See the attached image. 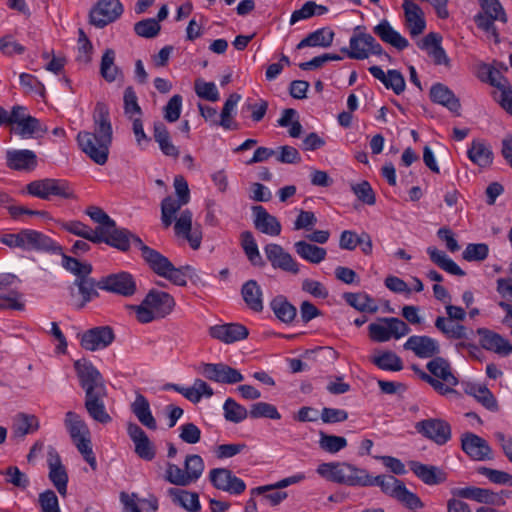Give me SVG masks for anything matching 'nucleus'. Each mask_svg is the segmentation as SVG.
<instances>
[{"label": "nucleus", "mask_w": 512, "mask_h": 512, "mask_svg": "<svg viewBox=\"0 0 512 512\" xmlns=\"http://www.w3.org/2000/svg\"><path fill=\"white\" fill-rule=\"evenodd\" d=\"M341 52L345 53L350 59L364 60L370 54L382 56L389 62L391 56L386 53L376 39L363 31V27L357 26L349 40V48H341Z\"/></svg>", "instance_id": "obj_5"}, {"label": "nucleus", "mask_w": 512, "mask_h": 512, "mask_svg": "<svg viewBox=\"0 0 512 512\" xmlns=\"http://www.w3.org/2000/svg\"><path fill=\"white\" fill-rule=\"evenodd\" d=\"M29 195L42 200H50L52 196L63 199L74 198V193L67 181L62 179L44 178L34 180L26 185Z\"/></svg>", "instance_id": "obj_8"}, {"label": "nucleus", "mask_w": 512, "mask_h": 512, "mask_svg": "<svg viewBox=\"0 0 512 512\" xmlns=\"http://www.w3.org/2000/svg\"><path fill=\"white\" fill-rule=\"evenodd\" d=\"M317 473L329 481L348 486L362 487L365 469L343 462L322 463L317 467Z\"/></svg>", "instance_id": "obj_6"}, {"label": "nucleus", "mask_w": 512, "mask_h": 512, "mask_svg": "<svg viewBox=\"0 0 512 512\" xmlns=\"http://www.w3.org/2000/svg\"><path fill=\"white\" fill-rule=\"evenodd\" d=\"M343 298L348 305L360 312L376 313L378 311V306L368 294L346 292Z\"/></svg>", "instance_id": "obj_47"}, {"label": "nucleus", "mask_w": 512, "mask_h": 512, "mask_svg": "<svg viewBox=\"0 0 512 512\" xmlns=\"http://www.w3.org/2000/svg\"><path fill=\"white\" fill-rule=\"evenodd\" d=\"M25 250L62 254V247L42 232L25 229Z\"/></svg>", "instance_id": "obj_26"}, {"label": "nucleus", "mask_w": 512, "mask_h": 512, "mask_svg": "<svg viewBox=\"0 0 512 512\" xmlns=\"http://www.w3.org/2000/svg\"><path fill=\"white\" fill-rule=\"evenodd\" d=\"M39 429V421L36 416L20 413L13 426L14 436L23 438Z\"/></svg>", "instance_id": "obj_52"}, {"label": "nucleus", "mask_w": 512, "mask_h": 512, "mask_svg": "<svg viewBox=\"0 0 512 512\" xmlns=\"http://www.w3.org/2000/svg\"><path fill=\"white\" fill-rule=\"evenodd\" d=\"M165 480L176 486H188L190 480L185 472V467L181 469L178 465L168 462L165 471Z\"/></svg>", "instance_id": "obj_62"}, {"label": "nucleus", "mask_w": 512, "mask_h": 512, "mask_svg": "<svg viewBox=\"0 0 512 512\" xmlns=\"http://www.w3.org/2000/svg\"><path fill=\"white\" fill-rule=\"evenodd\" d=\"M74 369L80 386L85 392L84 407L87 413L96 422L110 423L112 417L105 408L104 399L107 397V388L102 374L91 361L85 358L76 360Z\"/></svg>", "instance_id": "obj_1"}, {"label": "nucleus", "mask_w": 512, "mask_h": 512, "mask_svg": "<svg viewBox=\"0 0 512 512\" xmlns=\"http://www.w3.org/2000/svg\"><path fill=\"white\" fill-rule=\"evenodd\" d=\"M175 307L174 298L167 292L152 289L140 305L132 306L140 323H150L169 315Z\"/></svg>", "instance_id": "obj_4"}, {"label": "nucleus", "mask_w": 512, "mask_h": 512, "mask_svg": "<svg viewBox=\"0 0 512 512\" xmlns=\"http://www.w3.org/2000/svg\"><path fill=\"white\" fill-rule=\"evenodd\" d=\"M372 363L385 371H401L403 369L401 358L392 351H384L380 355L373 357Z\"/></svg>", "instance_id": "obj_53"}, {"label": "nucleus", "mask_w": 512, "mask_h": 512, "mask_svg": "<svg viewBox=\"0 0 512 512\" xmlns=\"http://www.w3.org/2000/svg\"><path fill=\"white\" fill-rule=\"evenodd\" d=\"M209 480L214 488L232 495H240L246 489L245 482L228 468H214L209 472Z\"/></svg>", "instance_id": "obj_15"}, {"label": "nucleus", "mask_w": 512, "mask_h": 512, "mask_svg": "<svg viewBox=\"0 0 512 512\" xmlns=\"http://www.w3.org/2000/svg\"><path fill=\"white\" fill-rule=\"evenodd\" d=\"M270 307L275 316L283 323H291L297 315V310L285 296L278 295L270 302Z\"/></svg>", "instance_id": "obj_43"}, {"label": "nucleus", "mask_w": 512, "mask_h": 512, "mask_svg": "<svg viewBox=\"0 0 512 512\" xmlns=\"http://www.w3.org/2000/svg\"><path fill=\"white\" fill-rule=\"evenodd\" d=\"M46 132L47 128L42 127L40 121L33 116L26 118L15 128V133L24 139L39 138L42 137Z\"/></svg>", "instance_id": "obj_50"}, {"label": "nucleus", "mask_w": 512, "mask_h": 512, "mask_svg": "<svg viewBox=\"0 0 512 512\" xmlns=\"http://www.w3.org/2000/svg\"><path fill=\"white\" fill-rule=\"evenodd\" d=\"M100 74L107 82H114L122 76L121 69L115 64V51L111 48L106 49L102 55Z\"/></svg>", "instance_id": "obj_46"}, {"label": "nucleus", "mask_w": 512, "mask_h": 512, "mask_svg": "<svg viewBox=\"0 0 512 512\" xmlns=\"http://www.w3.org/2000/svg\"><path fill=\"white\" fill-rule=\"evenodd\" d=\"M72 441L91 469L95 471L97 469V461L92 450L90 435L72 439Z\"/></svg>", "instance_id": "obj_64"}, {"label": "nucleus", "mask_w": 512, "mask_h": 512, "mask_svg": "<svg viewBox=\"0 0 512 512\" xmlns=\"http://www.w3.org/2000/svg\"><path fill=\"white\" fill-rule=\"evenodd\" d=\"M185 472L190 483H195L203 474L205 464L203 458L198 454H189L184 461Z\"/></svg>", "instance_id": "obj_54"}, {"label": "nucleus", "mask_w": 512, "mask_h": 512, "mask_svg": "<svg viewBox=\"0 0 512 512\" xmlns=\"http://www.w3.org/2000/svg\"><path fill=\"white\" fill-rule=\"evenodd\" d=\"M405 350L412 351L418 358H435L440 354V344L438 340L423 335L410 336L404 343Z\"/></svg>", "instance_id": "obj_19"}, {"label": "nucleus", "mask_w": 512, "mask_h": 512, "mask_svg": "<svg viewBox=\"0 0 512 512\" xmlns=\"http://www.w3.org/2000/svg\"><path fill=\"white\" fill-rule=\"evenodd\" d=\"M161 30V26L155 18H146L134 24V32L143 38H155Z\"/></svg>", "instance_id": "obj_59"}, {"label": "nucleus", "mask_w": 512, "mask_h": 512, "mask_svg": "<svg viewBox=\"0 0 512 512\" xmlns=\"http://www.w3.org/2000/svg\"><path fill=\"white\" fill-rule=\"evenodd\" d=\"M100 289L130 297L136 292V282L128 272L110 274L100 279Z\"/></svg>", "instance_id": "obj_16"}, {"label": "nucleus", "mask_w": 512, "mask_h": 512, "mask_svg": "<svg viewBox=\"0 0 512 512\" xmlns=\"http://www.w3.org/2000/svg\"><path fill=\"white\" fill-rule=\"evenodd\" d=\"M415 429L425 438L435 442L437 445L446 444L452 437L450 424L440 418H429L419 421Z\"/></svg>", "instance_id": "obj_12"}, {"label": "nucleus", "mask_w": 512, "mask_h": 512, "mask_svg": "<svg viewBox=\"0 0 512 512\" xmlns=\"http://www.w3.org/2000/svg\"><path fill=\"white\" fill-rule=\"evenodd\" d=\"M253 224L256 230L269 235L278 236L281 233L282 226L279 220L268 213L261 205L252 206Z\"/></svg>", "instance_id": "obj_25"}, {"label": "nucleus", "mask_w": 512, "mask_h": 512, "mask_svg": "<svg viewBox=\"0 0 512 512\" xmlns=\"http://www.w3.org/2000/svg\"><path fill=\"white\" fill-rule=\"evenodd\" d=\"M93 123L94 131H80L77 135V142L82 152L93 162L104 165L108 160L113 137L109 108L105 103L98 102L96 104Z\"/></svg>", "instance_id": "obj_2"}, {"label": "nucleus", "mask_w": 512, "mask_h": 512, "mask_svg": "<svg viewBox=\"0 0 512 512\" xmlns=\"http://www.w3.org/2000/svg\"><path fill=\"white\" fill-rule=\"evenodd\" d=\"M127 433L135 445V453L141 459L151 461L155 458V446L138 424L129 422L127 424Z\"/></svg>", "instance_id": "obj_21"}, {"label": "nucleus", "mask_w": 512, "mask_h": 512, "mask_svg": "<svg viewBox=\"0 0 512 512\" xmlns=\"http://www.w3.org/2000/svg\"><path fill=\"white\" fill-rule=\"evenodd\" d=\"M167 492L173 503L181 506L188 512L200 511L199 495L196 492H190L180 488H169Z\"/></svg>", "instance_id": "obj_38"}, {"label": "nucleus", "mask_w": 512, "mask_h": 512, "mask_svg": "<svg viewBox=\"0 0 512 512\" xmlns=\"http://www.w3.org/2000/svg\"><path fill=\"white\" fill-rule=\"evenodd\" d=\"M408 465L410 470L426 485H438L446 480V473L437 466L418 461H410Z\"/></svg>", "instance_id": "obj_31"}, {"label": "nucleus", "mask_w": 512, "mask_h": 512, "mask_svg": "<svg viewBox=\"0 0 512 512\" xmlns=\"http://www.w3.org/2000/svg\"><path fill=\"white\" fill-rule=\"evenodd\" d=\"M199 372L208 380L223 384L243 381L241 372L224 363H201Z\"/></svg>", "instance_id": "obj_14"}, {"label": "nucleus", "mask_w": 512, "mask_h": 512, "mask_svg": "<svg viewBox=\"0 0 512 512\" xmlns=\"http://www.w3.org/2000/svg\"><path fill=\"white\" fill-rule=\"evenodd\" d=\"M73 284L78 288L82 297V302L77 306L79 309L83 308L88 302L99 295L97 288L100 289V280L96 281L90 277V274L76 278Z\"/></svg>", "instance_id": "obj_40"}, {"label": "nucleus", "mask_w": 512, "mask_h": 512, "mask_svg": "<svg viewBox=\"0 0 512 512\" xmlns=\"http://www.w3.org/2000/svg\"><path fill=\"white\" fill-rule=\"evenodd\" d=\"M166 389H173L194 404L199 403L203 397L210 398L214 394L212 387L200 378L195 379L192 386L189 387L167 384Z\"/></svg>", "instance_id": "obj_27"}, {"label": "nucleus", "mask_w": 512, "mask_h": 512, "mask_svg": "<svg viewBox=\"0 0 512 512\" xmlns=\"http://www.w3.org/2000/svg\"><path fill=\"white\" fill-rule=\"evenodd\" d=\"M481 12L474 16L477 27L494 37L495 43H499V33L494 25L495 21L507 22V15L499 0H478Z\"/></svg>", "instance_id": "obj_7"}, {"label": "nucleus", "mask_w": 512, "mask_h": 512, "mask_svg": "<svg viewBox=\"0 0 512 512\" xmlns=\"http://www.w3.org/2000/svg\"><path fill=\"white\" fill-rule=\"evenodd\" d=\"M469 393L486 409L490 411H496L498 409L496 398L486 386H473Z\"/></svg>", "instance_id": "obj_60"}, {"label": "nucleus", "mask_w": 512, "mask_h": 512, "mask_svg": "<svg viewBox=\"0 0 512 512\" xmlns=\"http://www.w3.org/2000/svg\"><path fill=\"white\" fill-rule=\"evenodd\" d=\"M150 269L160 277H163L177 286H186L187 279L193 282L199 278L196 270L190 265L175 267L164 255H160Z\"/></svg>", "instance_id": "obj_9"}, {"label": "nucleus", "mask_w": 512, "mask_h": 512, "mask_svg": "<svg viewBox=\"0 0 512 512\" xmlns=\"http://www.w3.org/2000/svg\"><path fill=\"white\" fill-rule=\"evenodd\" d=\"M402 7L405 13L406 25L410 34L412 36L421 34L426 27L421 8L416 3L409 0H404Z\"/></svg>", "instance_id": "obj_35"}, {"label": "nucleus", "mask_w": 512, "mask_h": 512, "mask_svg": "<svg viewBox=\"0 0 512 512\" xmlns=\"http://www.w3.org/2000/svg\"><path fill=\"white\" fill-rule=\"evenodd\" d=\"M453 494L460 498L474 500L487 505H503L505 503L503 498L497 493L475 486L458 488L453 491Z\"/></svg>", "instance_id": "obj_28"}, {"label": "nucleus", "mask_w": 512, "mask_h": 512, "mask_svg": "<svg viewBox=\"0 0 512 512\" xmlns=\"http://www.w3.org/2000/svg\"><path fill=\"white\" fill-rule=\"evenodd\" d=\"M468 158L479 167L485 168L492 164L493 152L484 142L474 140L467 151Z\"/></svg>", "instance_id": "obj_44"}, {"label": "nucleus", "mask_w": 512, "mask_h": 512, "mask_svg": "<svg viewBox=\"0 0 512 512\" xmlns=\"http://www.w3.org/2000/svg\"><path fill=\"white\" fill-rule=\"evenodd\" d=\"M241 295L249 309L254 312L263 310L262 290L255 280H248L243 284Z\"/></svg>", "instance_id": "obj_39"}, {"label": "nucleus", "mask_w": 512, "mask_h": 512, "mask_svg": "<svg viewBox=\"0 0 512 512\" xmlns=\"http://www.w3.org/2000/svg\"><path fill=\"white\" fill-rule=\"evenodd\" d=\"M264 252L273 268L292 274L299 273V265L281 245L275 243L267 244L264 247Z\"/></svg>", "instance_id": "obj_20"}, {"label": "nucleus", "mask_w": 512, "mask_h": 512, "mask_svg": "<svg viewBox=\"0 0 512 512\" xmlns=\"http://www.w3.org/2000/svg\"><path fill=\"white\" fill-rule=\"evenodd\" d=\"M65 427L67 428L71 439L85 437L90 435L89 428L84 420L73 411H68L65 414L64 420Z\"/></svg>", "instance_id": "obj_49"}, {"label": "nucleus", "mask_w": 512, "mask_h": 512, "mask_svg": "<svg viewBox=\"0 0 512 512\" xmlns=\"http://www.w3.org/2000/svg\"><path fill=\"white\" fill-rule=\"evenodd\" d=\"M296 253L306 261L314 264L322 262L326 257V249L310 244L306 241H298L294 244Z\"/></svg>", "instance_id": "obj_45"}, {"label": "nucleus", "mask_w": 512, "mask_h": 512, "mask_svg": "<svg viewBox=\"0 0 512 512\" xmlns=\"http://www.w3.org/2000/svg\"><path fill=\"white\" fill-rule=\"evenodd\" d=\"M130 409L143 426L150 430L157 429V421L151 412L150 403L144 395L137 393Z\"/></svg>", "instance_id": "obj_34"}, {"label": "nucleus", "mask_w": 512, "mask_h": 512, "mask_svg": "<svg viewBox=\"0 0 512 512\" xmlns=\"http://www.w3.org/2000/svg\"><path fill=\"white\" fill-rule=\"evenodd\" d=\"M209 334L211 337L229 344L247 338L249 331L242 324L228 323L210 327Z\"/></svg>", "instance_id": "obj_29"}, {"label": "nucleus", "mask_w": 512, "mask_h": 512, "mask_svg": "<svg viewBox=\"0 0 512 512\" xmlns=\"http://www.w3.org/2000/svg\"><path fill=\"white\" fill-rule=\"evenodd\" d=\"M441 41L442 36L439 33L430 32L418 43V47L427 51L436 65H448L449 58L441 46Z\"/></svg>", "instance_id": "obj_32"}, {"label": "nucleus", "mask_w": 512, "mask_h": 512, "mask_svg": "<svg viewBox=\"0 0 512 512\" xmlns=\"http://www.w3.org/2000/svg\"><path fill=\"white\" fill-rule=\"evenodd\" d=\"M373 32L385 43H388L398 50H404L409 42L399 32L393 29L387 20H382L373 28Z\"/></svg>", "instance_id": "obj_36"}, {"label": "nucleus", "mask_w": 512, "mask_h": 512, "mask_svg": "<svg viewBox=\"0 0 512 512\" xmlns=\"http://www.w3.org/2000/svg\"><path fill=\"white\" fill-rule=\"evenodd\" d=\"M249 415L254 419L269 418L278 420L281 418L276 406L267 402H257L252 404L249 410Z\"/></svg>", "instance_id": "obj_61"}, {"label": "nucleus", "mask_w": 512, "mask_h": 512, "mask_svg": "<svg viewBox=\"0 0 512 512\" xmlns=\"http://www.w3.org/2000/svg\"><path fill=\"white\" fill-rule=\"evenodd\" d=\"M430 99L439 105L446 107L452 113L460 116V100L454 92L442 83H435L430 89Z\"/></svg>", "instance_id": "obj_30"}, {"label": "nucleus", "mask_w": 512, "mask_h": 512, "mask_svg": "<svg viewBox=\"0 0 512 512\" xmlns=\"http://www.w3.org/2000/svg\"><path fill=\"white\" fill-rule=\"evenodd\" d=\"M241 246L248 260L255 266H264V261L259 253V249L253 233L244 231L240 235Z\"/></svg>", "instance_id": "obj_48"}, {"label": "nucleus", "mask_w": 512, "mask_h": 512, "mask_svg": "<svg viewBox=\"0 0 512 512\" xmlns=\"http://www.w3.org/2000/svg\"><path fill=\"white\" fill-rule=\"evenodd\" d=\"M124 7L119 0H99L89 13V23L104 28L121 17Z\"/></svg>", "instance_id": "obj_10"}, {"label": "nucleus", "mask_w": 512, "mask_h": 512, "mask_svg": "<svg viewBox=\"0 0 512 512\" xmlns=\"http://www.w3.org/2000/svg\"><path fill=\"white\" fill-rule=\"evenodd\" d=\"M130 237L131 231L126 228L117 227L116 222H114V227H109L101 234H98V236H95L94 243L104 242L122 252H127L130 249Z\"/></svg>", "instance_id": "obj_23"}, {"label": "nucleus", "mask_w": 512, "mask_h": 512, "mask_svg": "<svg viewBox=\"0 0 512 512\" xmlns=\"http://www.w3.org/2000/svg\"><path fill=\"white\" fill-rule=\"evenodd\" d=\"M479 78L483 82H488L491 86L496 87L499 91L507 89L511 86L508 80L501 74L500 70L496 67L483 64Z\"/></svg>", "instance_id": "obj_51"}, {"label": "nucleus", "mask_w": 512, "mask_h": 512, "mask_svg": "<svg viewBox=\"0 0 512 512\" xmlns=\"http://www.w3.org/2000/svg\"><path fill=\"white\" fill-rule=\"evenodd\" d=\"M223 410L225 419L233 423L242 422L249 414L244 406L240 405L232 398L226 399L223 405Z\"/></svg>", "instance_id": "obj_56"}, {"label": "nucleus", "mask_w": 512, "mask_h": 512, "mask_svg": "<svg viewBox=\"0 0 512 512\" xmlns=\"http://www.w3.org/2000/svg\"><path fill=\"white\" fill-rule=\"evenodd\" d=\"M61 227L69 233L89 240L92 243H94L95 236H98V234H96L91 227L76 220L63 222Z\"/></svg>", "instance_id": "obj_63"}, {"label": "nucleus", "mask_w": 512, "mask_h": 512, "mask_svg": "<svg viewBox=\"0 0 512 512\" xmlns=\"http://www.w3.org/2000/svg\"><path fill=\"white\" fill-rule=\"evenodd\" d=\"M334 39V32L327 28H320L312 33H309L302 39L296 46L297 49L305 47H324L331 46Z\"/></svg>", "instance_id": "obj_42"}, {"label": "nucleus", "mask_w": 512, "mask_h": 512, "mask_svg": "<svg viewBox=\"0 0 512 512\" xmlns=\"http://www.w3.org/2000/svg\"><path fill=\"white\" fill-rule=\"evenodd\" d=\"M153 137L158 143L161 152L169 157L177 158L180 154L178 147H176L172 141L170 132L167 127L161 121L154 122L153 125Z\"/></svg>", "instance_id": "obj_37"}, {"label": "nucleus", "mask_w": 512, "mask_h": 512, "mask_svg": "<svg viewBox=\"0 0 512 512\" xmlns=\"http://www.w3.org/2000/svg\"><path fill=\"white\" fill-rule=\"evenodd\" d=\"M363 482L365 484L362 487L378 486L384 494L395 498L409 509H419L424 506L421 499L393 475L383 474L373 477L365 470Z\"/></svg>", "instance_id": "obj_3"}, {"label": "nucleus", "mask_w": 512, "mask_h": 512, "mask_svg": "<svg viewBox=\"0 0 512 512\" xmlns=\"http://www.w3.org/2000/svg\"><path fill=\"white\" fill-rule=\"evenodd\" d=\"M426 368L431 376L438 379L442 385V389H434L435 391L441 395L456 393L453 387L458 385V379L452 373L451 365L447 359L437 356L427 363Z\"/></svg>", "instance_id": "obj_11"}, {"label": "nucleus", "mask_w": 512, "mask_h": 512, "mask_svg": "<svg viewBox=\"0 0 512 512\" xmlns=\"http://www.w3.org/2000/svg\"><path fill=\"white\" fill-rule=\"evenodd\" d=\"M347 446L345 437L320 432L319 447L328 453L335 454Z\"/></svg>", "instance_id": "obj_57"}, {"label": "nucleus", "mask_w": 512, "mask_h": 512, "mask_svg": "<svg viewBox=\"0 0 512 512\" xmlns=\"http://www.w3.org/2000/svg\"><path fill=\"white\" fill-rule=\"evenodd\" d=\"M47 464L49 468V480L57 489L58 493L65 497L67 494L68 474L58 452L53 447H49L48 449Z\"/></svg>", "instance_id": "obj_17"}, {"label": "nucleus", "mask_w": 512, "mask_h": 512, "mask_svg": "<svg viewBox=\"0 0 512 512\" xmlns=\"http://www.w3.org/2000/svg\"><path fill=\"white\" fill-rule=\"evenodd\" d=\"M426 251L430 257V260L447 273L456 276L465 275V272L456 264V262L449 258L445 252L437 249L434 246L428 247Z\"/></svg>", "instance_id": "obj_41"}, {"label": "nucleus", "mask_w": 512, "mask_h": 512, "mask_svg": "<svg viewBox=\"0 0 512 512\" xmlns=\"http://www.w3.org/2000/svg\"><path fill=\"white\" fill-rule=\"evenodd\" d=\"M62 266L64 269L72 273L76 276V278H80L82 276H85V274H91L92 273V265L87 262H80L78 259L68 256L64 254L62 251Z\"/></svg>", "instance_id": "obj_55"}, {"label": "nucleus", "mask_w": 512, "mask_h": 512, "mask_svg": "<svg viewBox=\"0 0 512 512\" xmlns=\"http://www.w3.org/2000/svg\"><path fill=\"white\" fill-rule=\"evenodd\" d=\"M192 217L190 210H183L176 219L174 230L178 236H183L189 242L193 250H197L201 246L202 231L199 227L192 229Z\"/></svg>", "instance_id": "obj_22"}, {"label": "nucleus", "mask_w": 512, "mask_h": 512, "mask_svg": "<svg viewBox=\"0 0 512 512\" xmlns=\"http://www.w3.org/2000/svg\"><path fill=\"white\" fill-rule=\"evenodd\" d=\"M477 334L480 336V345L483 349L501 356L512 353V344L500 334L487 328H478Z\"/></svg>", "instance_id": "obj_24"}, {"label": "nucleus", "mask_w": 512, "mask_h": 512, "mask_svg": "<svg viewBox=\"0 0 512 512\" xmlns=\"http://www.w3.org/2000/svg\"><path fill=\"white\" fill-rule=\"evenodd\" d=\"M7 166L17 171H32L37 166V156L32 150H9L6 153Z\"/></svg>", "instance_id": "obj_33"}, {"label": "nucleus", "mask_w": 512, "mask_h": 512, "mask_svg": "<svg viewBox=\"0 0 512 512\" xmlns=\"http://www.w3.org/2000/svg\"><path fill=\"white\" fill-rule=\"evenodd\" d=\"M86 214L96 223L98 227L93 230L96 234H101L109 227H114V220L101 208L97 206H90L86 210Z\"/></svg>", "instance_id": "obj_58"}, {"label": "nucleus", "mask_w": 512, "mask_h": 512, "mask_svg": "<svg viewBox=\"0 0 512 512\" xmlns=\"http://www.w3.org/2000/svg\"><path fill=\"white\" fill-rule=\"evenodd\" d=\"M462 450L473 460L484 461L493 458L488 442L482 437L466 432L461 436Z\"/></svg>", "instance_id": "obj_18"}, {"label": "nucleus", "mask_w": 512, "mask_h": 512, "mask_svg": "<svg viewBox=\"0 0 512 512\" xmlns=\"http://www.w3.org/2000/svg\"><path fill=\"white\" fill-rule=\"evenodd\" d=\"M115 333L112 327L97 326L84 331L80 335V345L87 351L103 350L110 346L115 340Z\"/></svg>", "instance_id": "obj_13"}]
</instances>
